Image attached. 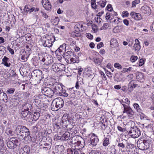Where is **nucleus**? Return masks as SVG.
<instances>
[{
    "label": "nucleus",
    "instance_id": "0e129e2a",
    "mask_svg": "<svg viewBox=\"0 0 154 154\" xmlns=\"http://www.w3.org/2000/svg\"><path fill=\"white\" fill-rule=\"evenodd\" d=\"M107 9L108 11H111L112 9V5L110 4L108 5L107 6Z\"/></svg>",
    "mask_w": 154,
    "mask_h": 154
},
{
    "label": "nucleus",
    "instance_id": "f257e3e1",
    "mask_svg": "<svg viewBox=\"0 0 154 154\" xmlns=\"http://www.w3.org/2000/svg\"><path fill=\"white\" fill-rule=\"evenodd\" d=\"M15 132L18 135H20L23 137V139L25 140L26 138L29 139L31 138L30 136V132L29 130L25 126L18 125L15 128Z\"/></svg>",
    "mask_w": 154,
    "mask_h": 154
},
{
    "label": "nucleus",
    "instance_id": "ea45409f",
    "mask_svg": "<svg viewBox=\"0 0 154 154\" xmlns=\"http://www.w3.org/2000/svg\"><path fill=\"white\" fill-rule=\"evenodd\" d=\"M137 85V84H134L132 81H131L129 84V86L132 88H135Z\"/></svg>",
    "mask_w": 154,
    "mask_h": 154
},
{
    "label": "nucleus",
    "instance_id": "20e7f679",
    "mask_svg": "<svg viewBox=\"0 0 154 154\" xmlns=\"http://www.w3.org/2000/svg\"><path fill=\"white\" fill-rule=\"evenodd\" d=\"M137 147L141 150H144L149 148V144L146 140H139L137 142Z\"/></svg>",
    "mask_w": 154,
    "mask_h": 154
},
{
    "label": "nucleus",
    "instance_id": "9b49d317",
    "mask_svg": "<svg viewBox=\"0 0 154 154\" xmlns=\"http://www.w3.org/2000/svg\"><path fill=\"white\" fill-rule=\"evenodd\" d=\"M53 89L54 94H60L62 91L63 88L61 85H57L54 86Z\"/></svg>",
    "mask_w": 154,
    "mask_h": 154
},
{
    "label": "nucleus",
    "instance_id": "7c9ffc66",
    "mask_svg": "<svg viewBox=\"0 0 154 154\" xmlns=\"http://www.w3.org/2000/svg\"><path fill=\"white\" fill-rule=\"evenodd\" d=\"M81 24L79 23H77L74 26V28L75 29V31L76 32H80L81 31L80 29H81Z\"/></svg>",
    "mask_w": 154,
    "mask_h": 154
},
{
    "label": "nucleus",
    "instance_id": "aec40b11",
    "mask_svg": "<svg viewBox=\"0 0 154 154\" xmlns=\"http://www.w3.org/2000/svg\"><path fill=\"white\" fill-rule=\"evenodd\" d=\"M2 63L5 66L7 67H10L11 65V63L9 62V59L6 56H4L2 59Z\"/></svg>",
    "mask_w": 154,
    "mask_h": 154
},
{
    "label": "nucleus",
    "instance_id": "a211bd4d",
    "mask_svg": "<svg viewBox=\"0 0 154 154\" xmlns=\"http://www.w3.org/2000/svg\"><path fill=\"white\" fill-rule=\"evenodd\" d=\"M53 61V58L51 56H49V57L45 56L44 64L45 65L51 64L52 63Z\"/></svg>",
    "mask_w": 154,
    "mask_h": 154
},
{
    "label": "nucleus",
    "instance_id": "58836bf2",
    "mask_svg": "<svg viewBox=\"0 0 154 154\" xmlns=\"http://www.w3.org/2000/svg\"><path fill=\"white\" fill-rule=\"evenodd\" d=\"M56 53L58 54V53L59 52L60 53V54L62 55L64 54V53L65 52V51H64V50L61 49L60 48H59L56 51Z\"/></svg>",
    "mask_w": 154,
    "mask_h": 154
},
{
    "label": "nucleus",
    "instance_id": "2f4dec72",
    "mask_svg": "<svg viewBox=\"0 0 154 154\" xmlns=\"http://www.w3.org/2000/svg\"><path fill=\"white\" fill-rule=\"evenodd\" d=\"M28 111L22 110L21 113L22 118H25L28 115Z\"/></svg>",
    "mask_w": 154,
    "mask_h": 154
},
{
    "label": "nucleus",
    "instance_id": "f3484780",
    "mask_svg": "<svg viewBox=\"0 0 154 154\" xmlns=\"http://www.w3.org/2000/svg\"><path fill=\"white\" fill-rule=\"evenodd\" d=\"M136 78L137 80L140 82H143L144 80L143 74L141 72H139L137 73Z\"/></svg>",
    "mask_w": 154,
    "mask_h": 154
},
{
    "label": "nucleus",
    "instance_id": "c756f323",
    "mask_svg": "<svg viewBox=\"0 0 154 154\" xmlns=\"http://www.w3.org/2000/svg\"><path fill=\"white\" fill-rule=\"evenodd\" d=\"M15 91V89L14 88H8L6 91V93L8 94H13Z\"/></svg>",
    "mask_w": 154,
    "mask_h": 154
},
{
    "label": "nucleus",
    "instance_id": "864d4df0",
    "mask_svg": "<svg viewBox=\"0 0 154 154\" xmlns=\"http://www.w3.org/2000/svg\"><path fill=\"white\" fill-rule=\"evenodd\" d=\"M74 154H80L81 150L79 149H74Z\"/></svg>",
    "mask_w": 154,
    "mask_h": 154
},
{
    "label": "nucleus",
    "instance_id": "338daca9",
    "mask_svg": "<svg viewBox=\"0 0 154 154\" xmlns=\"http://www.w3.org/2000/svg\"><path fill=\"white\" fill-rule=\"evenodd\" d=\"M122 14H124L123 16L128 17V12L127 11H123L122 12Z\"/></svg>",
    "mask_w": 154,
    "mask_h": 154
},
{
    "label": "nucleus",
    "instance_id": "052dcab7",
    "mask_svg": "<svg viewBox=\"0 0 154 154\" xmlns=\"http://www.w3.org/2000/svg\"><path fill=\"white\" fill-rule=\"evenodd\" d=\"M100 73L101 75L102 76V78L103 80L104 79L105 80H106V77L104 74V73L102 72H100Z\"/></svg>",
    "mask_w": 154,
    "mask_h": 154
},
{
    "label": "nucleus",
    "instance_id": "0eeeda50",
    "mask_svg": "<svg viewBox=\"0 0 154 154\" xmlns=\"http://www.w3.org/2000/svg\"><path fill=\"white\" fill-rule=\"evenodd\" d=\"M129 133L131 134V135L134 138L138 137L141 135V132L139 129L136 127H131Z\"/></svg>",
    "mask_w": 154,
    "mask_h": 154
},
{
    "label": "nucleus",
    "instance_id": "6e6552de",
    "mask_svg": "<svg viewBox=\"0 0 154 154\" xmlns=\"http://www.w3.org/2000/svg\"><path fill=\"white\" fill-rule=\"evenodd\" d=\"M124 107L123 113H126L129 117H132L134 115V112L131 108L125 104H122Z\"/></svg>",
    "mask_w": 154,
    "mask_h": 154
},
{
    "label": "nucleus",
    "instance_id": "69168bd1",
    "mask_svg": "<svg viewBox=\"0 0 154 154\" xmlns=\"http://www.w3.org/2000/svg\"><path fill=\"white\" fill-rule=\"evenodd\" d=\"M49 2L48 0H42V3L43 6H44V5H45L46 4Z\"/></svg>",
    "mask_w": 154,
    "mask_h": 154
},
{
    "label": "nucleus",
    "instance_id": "c9c22d12",
    "mask_svg": "<svg viewBox=\"0 0 154 154\" xmlns=\"http://www.w3.org/2000/svg\"><path fill=\"white\" fill-rule=\"evenodd\" d=\"M79 32L74 31L72 32L71 35L72 37H79L80 35V34L79 33Z\"/></svg>",
    "mask_w": 154,
    "mask_h": 154
},
{
    "label": "nucleus",
    "instance_id": "39448f33",
    "mask_svg": "<svg viewBox=\"0 0 154 154\" xmlns=\"http://www.w3.org/2000/svg\"><path fill=\"white\" fill-rule=\"evenodd\" d=\"M52 68L54 71L58 72L62 71L65 70V67L63 64L57 63L53 64L52 66Z\"/></svg>",
    "mask_w": 154,
    "mask_h": 154
},
{
    "label": "nucleus",
    "instance_id": "7ed1b4c3",
    "mask_svg": "<svg viewBox=\"0 0 154 154\" xmlns=\"http://www.w3.org/2000/svg\"><path fill=\"white\" fill-rule=\"evenodd\" d=\"M20 145L18 140L15 138H11L7 143V146L11 149H14Z\"/></svg>",
    "mask_w": 154,
    "mask_h": 154
},
{
    "label": "nucleus",
    "instance_id": "680f3d73",
    "mask_svg": "<svg viewBox=\"0 0 154 154\" xmlns=\"http://www.w3.org/2000/svg\"><path fill=\"white\" fill-rule=\"evenodd\" d=\"M118 146L119 147H121L122 148H124L125 147V145L123 143H119L118 144Z\"/></svg>",
    "mask_w": 154,
    "mask_h": 154
},
{
    "label": "nucleus",
    "instance_id": "37998d69",
    "mask_svg": "<svg viewBox=\"0 0 154 154\" xmlns=\"http://www.w3.org/2000/svg\"><path fill=\"white\" fill-rule=\"evenodd\" d=\"M30 7V6L29 5H26L24 8V12L26 14L28 12H29Z\"/></svg>",
    "mask_w": 154,
    "mask_h": 154
},
{
    "label": "nucleus",
    "instance_id": "1a4fd4ad",
    "mask_svg": "<svg viewBox=\"0 0 154 154\" xmlns=\"http://www.w3.org/2000/svg\"><path fill=\"white\" fill-rule=\"evenodd\" d=\"M36 71V70H35L34 72L33 73L35 74V76L32 75V77L31 78V80L33 81L34 84L35 85L39 83L41 80L40 75L37 74V72Z\"/></svg>",
    "mask_w": 154,
    "mask_h": 154
},
{
    "label": "nucleus",
    "instance_id": "2eb2a0df",
    "mask_svg": "<svg viewBox=\"0 0 154 154\" xmlns=\"http://www.w3.org/2000/svg\"><path fill=\"white\" fill-rule=\"evenodd\" d=\"M107 151L112 154H116V146L114 145H109L107 148Z\"/></svg>",
    "mask_w": 154,
    "mask_h": 154
},
{
    "label": "nucleus",
    "instance_id": "ddd939ff",
    "mask_svg": "<svg viewBox=\"0 0 154 154\" xmlns=\"http://www.w3.org/2000/svg\"><path fill=\"white\" fill-rule=\"evenodd\" d=\"M53 42L52 41L51 39L46 40L44 42H43V45L45 47L49 48L52 46Z\"/></svg>",
    "mask_w": 154,
    "mask_h": 154
},
{
    "label": "nucleus",
    "instance_id": "de8ad7c7",
    "mask_svg": "<svg viewBox=\"0 0 154 154\" xmlns=\"http://www.w3.org/2000/svg\"><path fill=\"white\" fill-rule=\"evenodd\" d=\"M61 94H60V95L63 96L64 97H67L69 94H68L66 92V91L65 90H62V92L61 93Z\"/></svg>",
    "mask_w": 154,
    "mask_h": 154
},
{
    "label": "nucleus",
    "instance_id": "b1692460",
    "mask_svg": "<svg viewBox=\"0 0 154 154\" xmlns=\"http://www.w3.org/2000/svg\"><path fill=\"white\" fill-rule=\"evenodd\" d=\"M84 141L82 140H77L76 143L75 142V144H76L79 147V149H81L83 148L84 146Z\"/></svg>",
    "mask_w": 154,
    "mask_h": 154
},
{
    "label": "nucleus",
    "instance_id": "a19ab883",
    "mask_svg": "<svg viewBox=\"0 0 154 154\" xmlns=\"http://www.w3.org/2000/svg\"><path fill=\"white\" fill-rule=\"evenodd\" d=\"M6 133L8 135L12 136L13 135L12 131L9 129H7L6 130Z\"/></svg>",
    "mask_w": 154,
    "mask_h": 154
},
{
    "label": "nucleus",
    "instance_id": "774afa93",
    "mask_svg": "<svg viewBox=\"0 0 154 154\" xmlns=\"http://www.w3.org/2000/svg\"><path fill=\"white\" fill-rule=\"evenodd\" d=\"M144 63V60L143 59H141L139 62V65L140 66H142Z\"/></svg>",
    "mask_w": 154,
    "mask_h": 154
},
{
    "label": "nucleus",
    "instance_id": "c85d7f7f",
    "mask_svg": "<svg viewBox=\"0 0 154 154\" xmlns=\"http://www.w3.org/2000/svg\"><path fill=\"white\" fill-rule=\"evenodd\" d=\"M93 61L95 64L97 65H100L102 62L101 60L99 58H94Z\"/></svg>",
    "mask_w": 154,
    "mask_h": 154
},
{
    "label": "nucleus",
    "instance_id": "a878e982",
    "mask_svg": "<svg viewBox=\"0 0 154 154\" xmlns=\"http://www.w3.org/2000/svg\"><path fill=\"white\" fill-rule=\"evenodd\" d=\"M29 151V147L26 146L23 148V149L21 151L20 153V154H28Z\"/></svg>",
    "mask_w": 154,
    "mask_h": 154
},
{
    "label": "nucleus",
    "instance_id": "5fc2aeb1",
    "mask_svg": "<svg viewBox=\"0 0 154 154\" xmlns=\"http://www.w3.org/2000/svg\"><path fill=\"white\" fill-rule=\"evenodd\" d=\"M66 44H63L62 45H60L59 48L61 49H63L64 50V51H66Z\"/></svg>",
    "mask_w": 154,
    "mask_h": 154
},
{
    "label": "nucleus",
    "instance_id": "603ef678",
    "mask_svg": "<svg viewBox=\"0 0 154 154\" xmlns=\"http://www.w3.org/2000/svg\"><path fill=\"white\" fill-rule=\"evenodd\" d=\"M69 95L70 97L72 98H74L76 96L75 93L73 91L70 94H69Z\"/></svg>",
    "mask_w": 154,
    "mask_h": 154
},
{
    "label": "nucleus",
    "instance_id": "e433bc0d",
    "mask_svg": "<svg viewBox=\"0 0 154 154\" xmlns=\"http://www.w3.org/2000/svg\"><path fill=\"white\" fill-rule=\"evenodd\" d=\"M91 4L92 8L94 9H96L97 8V5H96L95 0H91Z\"/></svg>",
    "mask_w": 154,
    "mask_h": 154
},
{
    "label": "nucleus",
    "instance_id": "13d9d810",
    "mask_svg": "<svg viewBox=\"0 0 154 154\" xmlns=\"http://www.w3.org/2000/svg\"><path fill=\"white\" fill-rule=\"evenodd\" d=\"M103 46V44L102 42H100L98 43L97 45V48L98 49L102 47Z\"/></svg>",
    "mask_w": 154,
    "mask_h": 154
},
{
    "label": "nucleus",
    "instance_id": "dca6fc26",
    "mask_svg": "<svg viewBox=\"0 0 154 154\" xmlns=\"http://www.w3.org/2000/svg\"><path fill=\"white\" fill-rule=\"evenodd\" d=\"M31 117V120L32 121H36L40 116V113L38 112H35L32 115L30 114Z\"/></svg>",
    "mask_w": 154,
    "mask_h": 154
},
{
    "label": "nucleus",
    "instance_id": "6e6d98bb",
    "mask_svg": "<svg viewBox=\"0 0 154 154\" xmlns=\"http://www.w3.org/2000/svg\"><path fill=\"white\" fill-rule=\"evenodd\" d=\"M132 68L131 67H130L128 68H124L123 69L122 72H125L129 71H130L131 70Z\"/></svg>",
    "mask_w": 154,
    "mask_h": 154
},
{
    "label": "nucleus",
    "instance_id": "8fccbe9b",
    "mask_svg": "<svg viewBox=\"0 0 154 154\" xmlns=\"http://www.w3.org/2000/svg\"><path fill=\"white\" fill-rule=\"evenodd\" d=\"M114 66L116 68H117L119 69H121L122 68V66L121 65L118 63H115Z\"/></svg>",
    "mask_w": 154,
    "mask_h": 154
},
{
    "label": "nucleus",
    "instance_id": "412c9836",
    "mask_svg": "<svg viewBox=\"0 0 154 154\" xmlns=\"http://www.w3.org/2000/svg\"><path fill=\"white\" fill-rule=\"evenodd\" d=\"M32 108L31 104L29 103H26L23 106L22 110L28 111V112H29V109L30 110Z\"/></svg>",
    "mask_w": 154,
    "mask_h": 154
},
{
    "label": "nucleus",
    "instance_id": "f03ea898",
    "mask_svg": "<svg viewBox=\"0 0 154 154\" xmlns=\"http://www.w3.org/2000/svg\"><path fill=\"white\" fill-rule=\"evenodd\" d=\"M64 104L63 99L61 98H57L52 101L51 105V109L53 111H57L62 108Z\"/></svg>",
    "mask_w": 154,
    "mask_h": 154
},
{
    "label": "nucleus",
    "instance_id": "bf43d9fd",
    "mask_svg": "<svg viewBox=\"0 0 154 154\" xmlns=\"http://www.w3.org/2000/svg\"><path fill=\"white\" fill-rule=\"evenodd\" d=\"M7 48L8 50L9 51V52L11 54H14V51L13 50L10 48L9 47H7Z\"/></svg>",
    "mask_w": 154,
    "mask_h": 154
},
{
    "label": "nucleus",
    "instance_id": "f704fd0d",
    "mask_svg": "<svg viewBox=\"0 0 154 154\" xmlns=\"http://www.w3.org/2000/svg\"><path fill=\"white\" fill-rule=\"evenodd\" d=\"M38 56L39 60L44 63L45 56H44L43 54H38Z\"/></svg>",
    "mask_w": 154,
    "mask_h": 154
},
{
    "label": "nucleus",
    "instance_id": "6ab92c4d",
    "mask_svg": "<svg viewBox=\"0 0 154 154\" xmlns=\"http://www.w3.org/2000/svg\"><path fill=\"white\" fill-rule=\"evenodd\" d=\"M135 44L133 46L134 49L135 51H139L141 47L140 45V42L138 40L136 39L135 40Z\"/></svg>",
    "mask_w": 154,
    "mask_h": 154
},
{
    "label": "nucleus",
    "instance_id": "a18cd8bd",
    "mask_svg": "<svg viewBox=\"0 0 154 154\" xmlns=\"http://www.w3.org/2000/svg\"><path fill=\"white\" fill-rule=\"evenodd\" d=\"M140 2V0H135L132 2V7H135L136 5L138 4Z\"/></svg>",
    "mask_w": 154,
    "mask_h": 154
},
{
    "label": "nucleus",
    "instance_id": "72a5a7b5",
    "mask_svg": "<svg viewBox=\"0 0 154 154\" xmlns=\"http://www.w3.org/2000/svg\"><path fill=\"white\" fill-rule=\"evenodd\" d=\"M43 7L45 8V9L47 10H49L51 9V6L50 2H49L48 3L46 4L45 5H44V6H43Z\"/></svg>",
    "mask_w": 154,
    "mask_h": 154
},
{
    "label": "nucleus",
    "instance_id": "79ce46f5",
    "mask_svg": "<svg viewBox=\"0 0 154 154\" xmlns=\"http://www.w3.org/2000/svg\"><path fill=\"white\" fill-rule=\"evenodd\" d=\"M106 0H101L100 2L98 3H100V6L102 8H104L106 5Z\"/></svg>",
    "mask_w": 154,
    "mask_h": 154
},
{
    "label": "nucleus",
    "instance_id": "cd10ccee",
    "mask_svg": "<svg viewBox=\"0 0 154 154\" xmlns=\"http://www.w3.org/2000/svg\"><path fill=\"white\" fill-rule=\"evenodd\" d=\"M69 62L68 63H78V62L77 59L74 56V57H72L70 58V60H69Z\"/></svg>",
    "mask_w": 154,
    "mask_h": 154
},
{
    "label": "nucleus",
    "instance_id": "49530a36",
    "mask_svg": "<svg viewBox=\"0 0 154 154\" xmlns=\"http://www.w3.org/2000/svg\"><path fill=\"white\" fill-rule=\"evenodd\" d=\"M109 26L108 23H105L103 24L102 27L100 28V30H103L107 29Z\"/></svg>",
    "mask_w": 154,
    "mask_h": 154
},
{
    "label": "nucleus",
    "instance_id": "9d476101",
    "mask_svg": "<svg viewBox=\"0 0 154 154\" xmlns=\"http://www.w3.org/2000/svg\"><path fill=\"white\" fill-rule=\"evenodd\" d=\"M91 138L89 142L93 146H96L99 141V139L94 134H91Z\"/></svg>",
    "mask_w": 154,
    "mask_h": 154
},
{
    "label": "nucleus",
    "instance_id": "393cba45",
    "mask_svg": "<svg viewBox=\"0 0 154 154\" xmlns=\"http://www.w3.org/2000/svg\"><path fill=\"white\" fill-rule=\"evenodd\" d=\"M70 137V134L69 132H65L61 137V140H68Z\"/></svg>",
    "mask_w": 154,
    "mask_h": 154
},
{
    "label": "nucleus",
    "instance_id": "4468645a",
    "mask_svg": "<svg viewBox=\"0 0 154 154\" xmlns=\"http://www.w3.org/2000/svg\"><path fill=\"white\" fill-rule=\"evenodd\" d=\"M65 55L66 56L65 60L67 63L69 62V60H70V58L72 57H74L73 53L71 51H68L65 53Z\"/></svg>",
    "mask_w": 154,
    "mask_h": 154
},
{
    "label": "nucleus",
    "instance_id": "3c124183",
    "mask_svg": "<svg viewBox=\"0 0 154 154\" xmlns=\"http://www.w3.org/2000/svg\"><path fill=\"white\" fill-rule=\"evenodd\" d=\"M10 75L13 77H15L16 75L15 71V70H12L10 73Z\"/></svg>",
    "mask_w": 154,
    "mask_h": 154
},
{
    "label": "nucleus",
    "instance_id": "4c0bfd02",
    "mask_svg": "<svg viewBox=\"0 0 154 154\" xmlns=\"http://www.w3.org/2000/svg\"><path fill=\"white\" fill-rule=\"evenodd\" d=\"M59 19L58 17H55V18L53 20L52 22L54 25H57L59 22Z\"/></svg>",
    "mask_w": 154,
    "mask_h": 154
},
{
    "label": "nucleus",
    "instance_id": "423d86ee",
    "mask_svg": "<svg viewBox=\"0 0 154 154\" xmlns=\"http://www.w3.org/2000/svg\"><path fill=\"white\" fill-rule=\"evenodd\" d=\"M41 92L44 95L49 97H52L54 94L53 90L48 87H45L42 89Z\"/></svg>",
    "mask_w": 154,
    "mask_h": 154
},
{
    "label": "nucleus",
    "instance_id": "bb28decb",
    "mask_svg": "<svg viewBox=\"0 0 154 154\" xmlns=\"http://www.w3.org/2000/svg\"><path fill=\"white\" fill-rule=\"evenodd\" d=\"M109 144V138L107 137L104 138L103 140V146H106Z\"/></svg>",
    "mask_w": 154,
    "mask_h": 154
},
{
    "label": "nucleus",
    "instance_id": "f8f14e48",
    "mask_svg": "<svg viewBox=\"0 0 154 154\" xmlns=\"http://www.w3.org/2000/svg\"><path fill=\"white\" fill-rule=\"evenodd\" d=\"M131 17L136 20H140L141 18V15L137 13H135L133 11L131 12L130 14Z\"/></svg>",
    "mask_w": 154,
    "mask_h": 154
},
{
    "label": "nucleus",
    "instance_id": "4be33fe9",
    "mask_svg": "<svg viewBox=\"0 0 154 154\" xmlns=\"http://www.w3.org/2000/svg\"><path fill=\"white\" fill-rule=\"evenodd\" d=\"M8 97L6 93H1L0 95V100H2L5 103L8 102Z\"/></svg>",
    "mask_w": 154,
    "mask_h": 154
},
{
    "label": "nucleus",
    "instance_id": "c03bdc74",
    "mask_svg": "<svg viewBox=\"0 0 154 154\" xmlns=\"http://www.w3.org/2000/svg\"><path fill=\"white\" fill-rule=\"evenodd\" d=\"M66 13L67 15L70 16H72L73 14L72 11L70 9H68L66 10Z\"/></svg>",
    "mask_w": 154,
    "mask_h": 154
},
{
    "label": "nucleus",
    "instance_id": "5701e85b",
    "mask_svg": "<svg viewBox=\"0 0 154 154\" xmlns=\"http://www.w3.org/2000/svg\"><path fill=\"white\" fill-rule=\"evenodd\" d=\"M141 11L142 13L146 14L149 12L150 9L148 6L146 5L143 6L141 8Z\"/></svg>",
    "mask_w": 154,
    "mask_h": 154
},
{
    "label": "nucleus",
    "instance_id": "09e8293b",
    "mask_svg": "<svg viewBox=\"0 0 154 154\" xmlns=\"http://www.w3.org/2000/svg\"><path fill=\"white\" fill-rule=\"evenodd\" d=\"M137 59V56H132L130 58V60L132 62H134Z\"/></svg>",
    "mask_w": 154,
    "mask_h": 154
},
{
    "label": "nucleus",
    "instance_id": "4d7b16f0",
    "mask_svg": "<svg viewBox=\"0 0 154 154\" xmlns=\"http://www.w3.org/2000/svg\"><path fill=\"white\" fill-rule=\"evenodd\" d=\"M54 129H57L58 130L60 128V126L57 123H55L54 125Z\"/></svg>",
    "mask_w": 154,
    "mask_h": 154
},
{
    "label": "nucleus",
    "instance_id": "473e14b6",
    "mask_svg": "<svg viewBox=\"0 0 154 154\" xmlns=\"http://www.w3.org/2000/svg\"><path fill=\"white\" fill-rule=\"evenodd\" d=\"M120 102L122 104H124L123 103H125L128 105L130 103V101L128 100L127 98H123Z\"/></svg>",
    "mask_w": 154,
    "mask_h": 154
},
{
    "label": "nucleus",
    "instance_id": "e2e57ef3",
    "mask_svg": "<svg viewBox=\"0 0 154 154\" xmlns=\"http://www.w3.org/2000/svg\"><path fill=\"white\" fill-rule=\"evenodd\" d=\"M106 75L108 77L111 78L112 76V74L111 72L107 71L106 72Z\"/></svg>",
    "mask_w": 154,
    "mask_h": 154
}]
</instances>
